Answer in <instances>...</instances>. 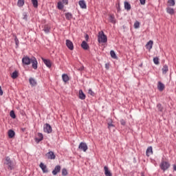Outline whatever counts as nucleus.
<instances>
[{
  "label": "nucleus",
  "mask_w": 176,
  "mask_h": 176,
  "mask_svg": "<svg viewBox=\"0 0 176 176\" xmlns=\"http://www.w3.org/2000/svg\"><path fill=\"white\" fill-rule=\"evenodd\" d=\"M98 42L99 43H107V42H108V38L107 37V35L104 34L103 31H100L98 32Z\"/></svg>",
  "instance_id": "nucleus-1"
},
{
  "label": "nucleus",
  "mask_w": 176,
  "mask_h": 176,
  "mask_svg": "<svg viewBox=\"0 0 176 176\" xmlns=\"http://www.w3.org/2000/svg\"><path fill=\"white\" fill-rule=\"evenodd\" d=\"M170 166H171V164H170V162L163 160H162V162L160 164L161 170H163L164 171H166V170H168V168H170Z\"/></svg>",
  "instance_id": "nucleus-2"
},
{
  "label": "nucleus",
  "mask_w": 176,
  "mask_h": 176,
  "mask_svg": "<svg viewBox=\"0 0 176 176\" xmlns=\"http://www.w3.org/2000/svg\"><path fill=\"white\" fill-rule=\"evenodd\" d=\"M5 164L8 166V168L10 170H12V168H13V162H12V160H10V157H6Z\"/></svg>",
  "instance_id": "nucleus-3"
},
{
  "label": "nucleus",
  "mask_w": 176,
  "mask_h": 176,
  "mask_svg": "<svg viewBox=\"0 0 176 176\" xmlns=\"http://www.w3.org/2000/svg\"><path fill=\"white\" fill-rule=\"evenodd\" d=\"M78 149L82 151L83 152H86L89 148L87 147V144L85 142H80L78 146Z\"/></svg>",
  "instance_id": "nucleus-4"
},
{
  "label": "nucleus",
  "mask_w": 176,
  "mask_h": 176,
  "mask_svg": "<svg viewBox=\"0 0 176 176\" xmlns=\"http://www.w3.org/2000/svg\"><path fill=\"white\" fill-rule=\"evenodd\" d=\"M43 130L45 133H47V134H50L52 133V126L49 124H45L43 126Z\"/></svg>",
  "instance_id": "nucleus-5"
},
{
  "label": "nucleus",
  "mask_w": 176,
  "mask_h": 176,
  "mask_svg": "<svg viewBox=\"0 0 176 176\" xmlns=\"http://www.w3.org/2000/svg\"><path fill=\"white\" fill-rule=\"evenodd\" d=\"M22 63L24 64V65H30V64H31V58H30L28 56H24L22 58Z\"/></svg>",
  "instance_id": "nucleus-6"
},
{
  "label": "nucleus",
  "mask_w": 176,
  "mask_h": 176,
  "mask_svg": "<svg viewBox=\"0 0 176 176\" xmlns=\"http://www.w3.org/2000/svg\"><path fill=\"white\" fill-rule=\"evenodd\" d=\"M32 63V68H34V69H37L38 68V61L36 60V58L35 57H33L31 58V62Z\"/></svg>",
  "instance_id": "nucleus-7"
},
{
  "label": "nucleus",
  "mask_w": 176,
  "mask_h": 176,
  "mask_svg": "<svg viewBox=\"0 0 176 176\" xmlns=\"http://www.w3.org/2000/svg\"><path fill=\"white\" fill-rule=\"evenodd\" d=\"M41 60L43 61L44 64L48 68H50L52 67V62L49 59H45L44 58H41Z\"/></svg>",
  "instance_id": "nucleus-8"
},
{
  "label": "nucleus",
  "mask_w": 176,
  "mask_h": 176,
  "mask_svg": "<svg viewBox=\"0 0 176 176\" xmlns=\"http://www.w3.org/2000/svg\"><path fill=\"white\" fill-rule=\"evenodd\" d=\"M40 168H41L43 173H49V170H47V166H46V165H45V164L43 163H41L39 165Z\"/></svg>",
  "instance_id": "nucleus-9"
},
{
  "label": "nucleus",
  "mask_w": 176,
  "mask_h": 176,
  "mask_svg": "<svg viewBox=\"0 0 176 176\" xmlns=\"http://www.w3.org/2000/svg\"><path fill=\"white\" fill-rule=\"evenodd\" d=\"M78 5L81 9H87V6L86 5V1L85 0H80L78 1Z\"/></svg>",
  "instance_id": "nucleus-10"
},
{
  "label": "nucleus",
  "mask_w": 176,
  "mask_h": 176,
  "mask_svg": "<svg viewBox=\"0 0 176 176\" xmlns=\"http://www.w3.org/2000/svg\"><path fill=\"white\" fill-rule=\"evenodd\" d=\"M66 46L69 49V50H72L74 49V43L70 40H66Z\"/></svg>",
  "instance_id": "nucleus-11"
},
{
  "label": "nucleus",
  "mask_w": 176,
  "mask_h": 176,
  "mask_svg": "<svg viewBox=\"0 0 176 176\" xmlns=\"http://www.w3.org/2000/svg\"><path fill=\"white\" fill-rule=\"evenodd\" d=\"M34 140H35V142H36V144H39V142L43 140V134L38 133V137L35 138Z\"/></svg>",
  "instance_id": "nucleus-12"
},
{
  "label": "nucleus",
  "mask_w": 176,
  "mask_h": 176,
  "mask_svg": "<svg viewBox=\"0 0 176 176\" xmlns=\"http://www.w3.org/2000/svg\"><path fill=\"white\" fill-rule=\"evenodd\" d=\"M60 170H61V166H60V165L55 166L54 170H52L53 175H57V174L60 173Z\"/></svg>",
  "instance_id": "nucleus-13"
},
{
  "label": "nucleus",
  "mask_w": 176,
  "mask_h": 176,
  "mask_svg": "<svg viewBox=\"0 0 176 176\" xmlns=\"http://www.w3.org/2000/svg\"><path fill=\"white\" fill-rule=\"evenodd\" d=\"M46 155L47 157V159H50L51 160L56 159V155H54V153L53 151L48 152Z\"/></svg>",
  "instance_id": "nucleus-14"
},
{
  "label": "nucleus",
  "mask_w": 176,
  "mask_h": 176,
  "mask_svg": "<svg viewBox=\"0 0 176 176\" xmlns=\"http://www.w3.org/2000/svg\"><path fill=\"white\" fill-rule=\"evenodd\" d=\"M164 84H163V82H158V85H157V89L160 91H163L164 90Z\"/></svg>",
  "instance_id": "nucleus-15"
},
{
  "label": "nucleus",
  "mask_w": 176,
  "mask_h": 176,
  "mask_svg": "<svg viewBox=\"0 0 176 176\" xmlns=\"http://www.w3.org/2000/svg\"><path fill=\"white\" fill-rule=\"evenodd\" d=\"M153 154V151L152 150V146H149L147 148L146 151V156L149 157L151 155Z\"/></svg>",
  "instance_id": "nucleus-16"
},
{
  "label": "nucleus",
  "mask_w": 176,
  "mask_h": 176,
  "mask_svg": "<svg viewBox=\"0 0 176 176\" xmlns=\"http://www.w3.org/2000/svg\"><path fill=\"white\" fill-rule=\"evenodd\" d=\"M153 46V41L151 40L146 43V48L148 49V50H151Z\"/></svg>",
  "instance_id": "nucleus-17"
},
{
  "label": "nucleus",
  "mask_w": 176,
  "mask_h": 176,
  "mask_svg": "<svg viewBox=\"0 0 176 176\" xmlns=\"http://www.w3.org/2000/svg\"><path fill=\"white\" fill-rule=\"evenodd\" d=\"M81 47L84 50H87V49H89V44H87V43L86 41H82L81 43Z\"/></svg>",
  "instance_id": "nucleus-18"
},
{
  "label": "nucleus",
  "mask_w": 176,
  "mask_h": 176,
  "mask_svg": "<svg viewBox=\"0 0 176 176\" xmlns=\"http://www.w3.org/2000/svg\"><path fill=\"white\" fill-rule=\"evenodd\" d=\"M104 175L112 176V173H111V171H109V169H108L107 166L104 167Z\"/></svg>",
  "instance_id": "nucleus-19"
},
{
  "label": "nucleus",
  "mask_w": 176,
  "mask_h": 176,
  "mask_svg": "<svg viewBox=\"0 0 176 176\" xmlns=\"http://www.w3.org/2000/svg\"><path fill=\"white\" fill-rule=\"evenodd\" d=\"M107 124H108V129H109V130H111V129H112V127H115V125H113V124H112L111 119L107 120Z\"/></svg>",
  "instance_id": "nucleus-20"
},
{
  "label": "nucleus",
  "mask_w": 176,
  "mask_h": 176,
  "mask_svg": "<svg viewBox=\"0 0 176 176\" xmlns=\"http://www.w3.org/2000/svg\"><path fill=\"white\" fill-rule=\"evenodd\" d=\"M79 98L80 100H85V98H86V95L83 94V91H82V89L79 90Z\"/></svg>",
  "instance_id": "nucleus-21"
},
{
  "label": "nucleus",
  "mask_w": 176,
  "mask_h": 176,
  "mask_svg": "<svg viewBox=\"0 0 176 176\" xmlns=\"http://www.w3.org/2000/svg\"><path fill=\"white\" fill-rule=\"evenodd\" d=\"M29 82H30V85H31V86H36V80H35V79H34V78H30Z\"/></svg>",
  "instance_id": "nucleus-22"
},
{
  "label": "nucleus",
  "mask_w": 176,
  "mask_h": 176,
  "mask_svg": "<svg viewBox=\"0 0 176 176\" xmlns=\"http://www.w3.org/2000/svg\"><path fill=\"white\" fill-rule=\"evenodd\" d=\"M62 78H63V82H65V83H67V82H68V80H69V77L67 74H63Z\"/></svg>",
  "instance_id": "nucleus-23"
},
{
  "label": "nucleus",
  "mask_w": 176,
  "mask_h": 176,
  "mask_svg": "<svg viewBox=\"0 0 176 176\" xmlns=\"http://www.w3.org/2000/svg\"><path fill=\"white\" fill-rule=\"evenodd\" d=\"M14 131L10 129L8 131V137L9 138H13L14 137Z\"/></svg>",
  "instance_id": "nucleus-24"
},
{
  "label": "nucleus",
  "mask_w": 176,
  "mask_h": 176,
  "mask_svg": "<svg viewBox=\"0 0 176 176\" xmlns=\"http://www.w3.org/2000/svg\"><path fill=\"white\" fill-rule=\"evenodd\" d=\"M61 1L58 2L57 8L59 9V10H63V9H64V4Z\"/></svg>",
  "instance_id": "nucleus-25"
},
{
  "label": "nucleus",
  "mask_w": 176,
  "mask_h": 176,
  "mask_svg": "<svg viewBox=\"0 0 176 176\" xmlns=\"http://www.w3.org/2000/svg\"><path fill=\"white\" fill-rule=\"evenodd\" d=\"M168 72V66L167 65H164L162 68V73L167 74Z\"/></svg>",
  "instance_id": "nucleus-26"
},
{
  "label": "nucleus",
  "mask_w": 176,
  "mask_h": 176,
  "mask_svg": "<svg viewBox=\"0 0 176 176\" xmlns=\"http://www.w3.org/2000/svg\"><path fill=\"white\" fill-rule=\"evenodd\" d=\"M166 12L167 13H168L169 14H174L175 13V11L173 8H170V7H168L166 8Z\"/></svg>",
  "instance_id": "nucleus-27"
},
{
  "label": "nucleus",
  "mask_w": 176,
  "mask_h": 176,
  "mask_svg": "<svg viewBox=\"0 0 176 176\" xmlns=\"http://www.w3.org/2000/svg\"><path fill=\"white\" fill-rule=\"evenodd\" d=\"M67 20H71L72 19V14L71 12H67L65 14Z\"/></svg>",
  "instance_id": "nucleus-28"
},
{
  "label": "nucleus",
  "mask_w": 176,
  "mask_h": 176,
  "mask_svg": "<svg viewBox=\"0 0 176 176\" xmlns=\"http://www.w3.org/2000/svg\"><path fill=\"white\" fill-rule=\"evenodd\" d=\"M124 8L126 10H130V9H131V6L130 5V3H129V2H125L124 3Z\"/></svg>",
  "instance_id": "nucleus-29"
},
{
  "label": "nucleus",
  "mask_w": 176,
  "mask_h": 176,
  "mask_svg": "<svg viewBox=\"0 0 176 176\" xmlns=\"http://www.w3.org/2000/svg\"><path fill=\"white\" fill-rule=\"evenodd\" d=\"M17 76H19V72L17 71H14L11 76L12 79H16Z\"/></svg>",
  "instance_id": "nucleus-30"
},
{
  "label": "nucleus",
  "mask_w": 176,
  "mask_h": 176,
  "mask_svg": "<svg viewBox=\"0 0 176 176\" xmlns=\"http://www.w3.org/2000/svg\"><path fill=\"white\" fill-rule=\"evenodd\" d=\"M110 55L112 58H118V56L113 50L110 51Z\"/></svg>",
  "instance_id": "nucleus-31"
},
{
  "label": "nucleus",
  "mask_w": 176,
  "mask_h": 176,
  "mask_svg": "<svg viewBox=\"0 0 176 176\" xmlns=\"http://www.w3.org/2000/svg\"><path fill=\"white\" fill-rule=\"evenodd\" d=\"M17 6L19 8H21V6H24V0H18Z\"/></svg>",
  "instance_id": "nucleus-32"
},
{
  "label": "nucleus",
  "mask_w": 176,
  "mask_h": 176,
  "mask_svg": "<svg viewBox=\"0 0 176 176\" xmlns=\"http://www.w3.org/2000/svg\"><path fill=\"white\" fill-rule=\"evenodd\" d=\"M43 31L46 33V34H49V32H50V27H49L48 25H45L44 27Z\"/></svg>",
  "instance_id": "nucleus-33"
},
{
  "label": "nucleus",
  "mask_w": 176,
  "mask_h": 176,
  "mask_svg": "<svg viewBox=\"0 0 176 176\" xmlns=\"http://www.w3.org/2000/svg\"><path fill=\"white\" fill-rule=\"evenodd\" d=\"M168 3L169 6H175V0H168Z\"/></svg>",
  "instance_id": "nucleus-34"
},
{
  "label": "nucleus",
  "mask_w": 176,
  "mask_h": 176,
  "mask_svg": "<svg viewBox=\"0 0 176 176\" xmlns=\"http://www.w3.org/2000/svg\"><path fill=\"white\" fill-rule=\"evenodd\" d=\"M109 21L111 23H113V24H115L116 23V21L115 20V17L112 15H110L109 16Z\"/></svg>",
  "instance_id": "nucleus-35"
},
{
  "label": "nucleus",
  "mask_w": 176,
  "mask_h": 176,
  "mask_svg": "<svg viewBox=\"0 0 176 176\" xmlns=\"http://www.w3.org/2000/svg\"><path fill=\"white\" fill-rule=\"evenodd\" d=\"M34 8H38V0H32Z\"/></svg>",
  "instance_id": "nucleus-36"
},
{
  "label": "nucleus",
  "mask_w": 176,
  "mask_h": 176,
  "mask_svg": "<svg viewBox=\"0 0 176 176\" xmlns=\"http://www.w3.org/2000/svg\"><path fill=\"white\" fill-rule=\"evenodd\" d=\"M153 63L155 64V65H159L160 62H159V58L155 57L153 58Z\"/></svg>",
  "instance_id": "nucleus-37"
},
{
  "label": "nucleus",
  "mask_w": 176,
  "mask_h": 176,
  "mask_svg": "<svg viewBox=\"0 0 176 176\" xmlns=\"http://www.w3.org/2000/svg\"><path fill=\"white\" fill-rule=\"evenodd\" d=\"M10 116H11L12 119H16V114L13 110L10 112Z\"/></svg>",
  "instance_id": "nucleus-38"
},
{
  "label": "nucleus",
  "mask_w": 176,
  "mask_h": 176,
  "mask_svg": "<svg viewBox=\"0 0 176 176\" xmlns=\"http://www.w3.org/2000/svg\"><path fill=\"white\" fill-rule=\"evenodd\" d=\"M134 28H140V22L136 21L134 23Z\"/></svg>",
  "instance_id": "nucleus-39"
},
{
  "label": "nucleus",
  "mask_w": 176,
  "mask_h": 176,
  "mask_svg": "<svg viewBox=\"0 0 176 176\" xmlns=\"http://www.w3.org/2000/svg\"><path fill=\"white\" fill-rule=\"evenodd\" d=\"M157 108L158 111H160V112L163 111V107H162V104H158L157 105Z\"/></svg>",
  "instance_id": "nucleus-40"
},
{
  "label": "nucleus",
  "mask_w": 176,
  "mask_h": 176,
  "mask_svg": "<svg viewBox=\"0 0 176 176\" xmlns=\"http://www.w3.org/2000/svg\"><path fill=\"white\" fill-rule=\"evenodd\" d=\"M62 175H68V171L67 170V169L63 168L62 170Z\"/></svg>",
  "instance_id": "nucleus-41"
},
{
  "label": "nucleus",
  "mask_w": 176,
  "mask_h": 176,
  "mask_svg": "<svg viewBox=\"0 0 176 176\" xmlns=\"http://www.w3.org/2000/svg\"><path fill=\"white\" fill-rule=\"evenodd\" d=\"M88 94H90L91 96H94V92L91 89L88 90Z\"/></svg>",
  "instance_id": "nucleus-42"
},
{
  "label": "nucleus",
  "mask_w": 176,
  "mask_h": 176,
  "mask_svg": "<svg viewBox=\"0 0 176 176\" xmlns=\"http://www.w3.org/2000/svg\"><path fill=\"white\" fill-rule=\"evenodd\" d=\"M14 41L16 46H19V38H17V37H15Z\"/></svg>",
  "instance_id": "nucleus-43"
},
{
  "label": "nucleus",
  "mask_w": 176,
  "mask_h": 176,
  "mask_svg": "<svg viewBox=\"0 0 176 176\" xmlns=\"http://www.w3.org/2000/svg\"><path fill=\"white\" fill-rule=\"evenodd\" d=\"M120 123L122 126H124V124H126V121H124V120H121Z\"/></svg>",
  "instance_id": "nucleus-44"
},
{
  "label": "nucleus",
  "mask_w": 176,
  "mask_h": 176,
  "mask_svg": "<svg viewBox=\"0 0 176 176\" xmlns=\"http://www.w3.org/2000/svg\"><path fill=\"white\" fill-rule=\"evenodd\" d=\"M141 5H145L146 0H140Z\"/></svg>",
  "instance_id": "nucleus-45"
},
{
  "label": "nucleus",
  "mask_w": 176,
  "mask_h": 176,
  "mask_svg": "<svg viewBox=\"0 0 176 176\" xmlns=\"http://www.w3.org/2000/svg\"><path fill=\"white\" fill-rule=\"evenodd\" d=\"M63 3L67 5L68 3V0H62Z\"/></svg>",
  "instance_id": "nucleus-46"
},
{
  "label": "nucleus",
  "mask_w": 176,
  "mask_h": 176,
  "mask_svg": "<svg viewBox=\"0 0 176 176\" xmlns=\"http://www.w3.org/2000/svg\"><path fill=\"white\" fill-rule=\"evenodd\" d=\"M0 96H3V91H2V87L0 86Z\"/></svg>",
  "instance_id": "nucleus-47"
},
{
  "label": "nucleus",
  "mask_w": 176,
  "mask_h": 176,
  "mask_svg": "<svg viewBox=\"0 0 176 176\" xmlns=\"http://www.w3.org/2000/svg\"><path fill=\"white\" fill-rule=\"evenodd\" d=\"M85 41H89V35L88 34L85 35Z\"/></svg>",
  "instance_id": "nucleus-48"
},
{
  "label": "nucleus",
  "mask_w": 176,
  "mask_h": 176,
  "mask_svg": "<svg viewBox=\"0 0 176 176\" xmlns=\"http://www.w3.org/2000/svg\"><path fill=\"white\" fill-rule=\"evenodd\" d=\"M173 170H174V171H176V165L175 164L173 165Z\"/></svg>",
  "instance_id": "nucleus-49"
},
{
  "label": "nucleus",
  "mask_w": 176,
  "mask_h": 176,
  "mask_svg": "<svg viewBox=\"0 0 176 176\" xmlns=\"http://www.w3.org/2000/svg\"><path fill=\"white\" fill-rule=\"evenodd\" d=\"M169 176H171V175H170Z\"/></svg>",
  "instance_id": "nucleus-50"
},
{
  "label": "nucleus",
  "mask_w": 176,
  "mask_h": 176,
  "mask_svg": "<svg viewBox=\"0 0 176 176\" xmlns=\"http://www.w3.org/2000/svg\"><path fill=\"white\" fill-rule=\"evenodd\" d=\"M169 176H171V175H170Z\"/></svg>",
  "instance_id": "nucleus-51"
}]
</instances>
